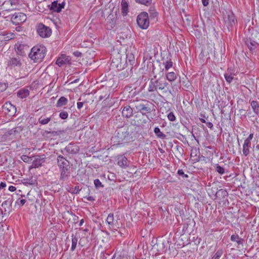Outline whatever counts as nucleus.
<instances>
[{
  "label": "nucleus",
  "mask_w": 259,
  "mask_h": 259,
  "mask_svg": "<svg viewBox=\"0 0 259 259\" xmlns=\"http://www.w3.org/2000/svg\"><path fill=\"white\" fill-rule=\"evenodd\" d=\"M148 12L151 19H154L157 17L158 14L154 7H150L149 9Z\"/></svg>",
  "instance_id": "38"
},
{
  "label": "nucleus",
  "mask_w": 259,
  "mask_h": 259,
  "mask_svg": "<svg viewBox=\"0 0 259 259\" xmlns=\"http://www.w3.org/2000/svg\"><path fill=\"white\" fill-rule=\"evenodd\" d=\"M177 174L178 175L181 176L183 178H188V176L187 174H185L183 169H179L178 170Z\"/></svg>",
  "instance_id": "52"
},
{
  "label": "nucleus",
  "mask_w": 259,
  "mask_h": 259,
  "mask_svg": "<svg viewBox=\"0 0 259 259\" xmlns=\"http://www.w3.org/2000/svg\"><path fill=\"white\" fill-rule=\"evenodd\" d=\"M227 18L226 23L228 28L230 31L232 29L233 26L237 23V19L235 15L232 12L228 14Z\"/></svg>",
  "instance_id": "14"
},
{
  "label": "nucleus",
  "mask_w": 259,
  "mask_h": 259,
  "mask_svg": "<svg viewBox=\"0 0 259 259\" xmlns=\"http://www.w3.org/2000/svg\"><path fill=\"white\" fill-rule=\"evenodd\" d=\"M168 244V242L163 241L161 244H157V245L158 246L160 245V248L158 249V252L160 253H165L167 250V247Z\"/></svg>",
  "instance_id": "31"
},
{
  "label": "nucleus",
  "mask_w": 259,
  "mask_h": 259,
  "mask_svg": "<svg viewBox=\"0 0 259 259\" xmlns=\"http://www.w3.org/2000/svg\"><path fill=\"white\" fill-rule=\"evenodd\" d=\"M205 123H206V124L208 128H210V129H212V128L213 126V125L212 123H211V122H206Z\"/></svg>",
  "instance_id": "62"
},
{
  "label": "nucleus",
  "mask_w": 259,
  "mask_h": 259,
  "mask_svg": "<svg viewBox=\"0 0 259 259\" xmlns=\"http://www.w3.org/2000/svg\"><path fill=\"white\" fill-rule=\"evenodd\" d=\"M166 77L167 79L169 81L171 82V81H175L177 79V74L176 73H175L174 72H168L166 74Z\"/></svg>",
  "instance_id": "36"
},
{
  "label": "nucleus",
  "mask_w": 259,
  "mask_h": 259,
  "mask_svg": "<svg viewBox=\"0 0 259 259\" xmlns=\"http://www.w3.org/2000/svg\"><path fill=\"white\" fill-rule=\"evenodd\" d=\"M38 34L42 38H48L52 34V30L42 23H39L36 26Z\"/></svg>",
  "instance_id": "7"
},
{
  "label": "nucleus",
  "mask_w": 259,
  "mask_h": 259,
  "mask_svg": "<svg viewBox=\"0 0 259 259\" xmlns=\"http://www.w3.org/2000/svg\"><path fill=\"white\" fill-rule=\"evenodd\" d=\"M250 37L259 44V32L255 30L252 32Z\"/></svg>",
  "instance_id": "46"
},
{
  "label": "nucleus",
  "mask_w": 259,
  "mask_h": 259,
  "mask_svg": "<svg viewBox=\"0 0 259 259\" xmlns=\"http://www.w3.org/2000/svg\"><path fill=\"white\" fill-rule=\"evenodd\" d=\"M71 237H72V245H71V250L72 251H73L76 248L77 243L78 241V238L74 234H72Z\"/></svg>",
  "instance_id": "39"
},
{
  "label": "nucleus",
  "mask_w": 259,
  "mask_h": 259,
  "mask_svg": "<svg viewBox=\"0 0 259 259\" xmlns=\"http://www.w3.org/2000/svg\"><path fill=\"white\" fill-rule=\"evenodd\" d=\"M117 163L122 168H125L128 166V160L124 155H120L117 156Z\"/></svg>",
  "instance_id": "17"
},
{
  "label": "nucleus",
  "mask_w": 259,
  "mask_h": 259,
  "mask_svg": "<svg viewBox=\"0 0 259 259\" xmlns=\"http://www.w3.org/2000/svg\"><path fill=\"white\" fill-rule=\"evenodd\" d=\"M203 5L204 7H206L209 4V0H201Z\"/></svg>",
  "instance_id": "61"
},
{
  "label": "nucleus",
  "mask_w": 259,
  "mask_h": 259,
  "mask_svg": "<svg viewBox=\"0 0 259 259\" xmlns=\"http://www.w3.org/2000/svg\"><path fill=\"white\" fill-rule=\"evenodd\" d=\"M70 59L69 57L65 54H61L56 60V64L59 67H62L67 64H70Z\"/></svg>",
  "instance_id": "13"
},
{
  "label": "nucleus",
  "mask_w": 259,
  "mask_h": 259,
  "mask_svg": "<svg viewBox=\"0 0 259 259\" xmlns=\"http://www.w3.org/2000/svg\"><path fill=\"white\" fill-rule=\"evenodd\" d=\"M84 103V102H77V109H80L82 107Z\"/></svg>",
  "instance_id": "59"
},
{
  "label": "nucleus",
  "mask_w": 259,
  "mask_h": 259,
  "mask_svg": "<svg viewBox=\"0 0 259 259\" xmlns=\"http://www.w3.org/2000/svg\"><path fill=\"white\" fill-rule=\"evenodd\" d=\"M24 60L18 55L10 57L7 61V66L11 68L20 69L23 66Z\"/></svg>",
  "instance_id": "6"
},
{
  "label": "nucleus",
  "mask_w": 259,
  "mask_h": 259,
  "mask_svg": "<svg viewBox=\"0 0 259 259\" xmlns=\"http://www.w3.org/2000/svg\"><path fill=\"white\" fill-rule=\"evenodd\" d=\"M176 149V157L181 156L183 154L184 150L181 146L177 145L175 147Z\"/></svg>",
  "instance_id": "42"
},
{
  "label": "nucleus",
  "mask_w": 259,
  "mask_h": 259,
  "mask_svg": "<svg viewBox=\"0 0 259 259\" xmlns=\"http://www.w3.org/2000/svg\"><path fill=\"white\" fill-rule=\"evenodd\" d=\"M253 137V134L251 133L250 134L248 137L244 140V141H246L248 143H251V141Z\"/></svg>",
  "instance_id": "56"
},
{
  "label": "nucleus",
  "mask_w": 259,
  "mask_h": 259,
  "mask_svg": "<svg viewBox=\"0 0 259 259\" xmlns=\"http://www.w3.org/2000/svg\"><path fill=\"white\" fill-rule=\"evenodd\" d=\"M72 106L70 107H65L63 110H61L60 112L59 116V117L63 120L67 119L69 116V113L71 112Z\"/></svg>",
  "instance_id": "22"
},
{
  "label": "nucleus",
  "mask_w": 259,
  "mask_h": 259,
  "mask_svg": "<svg viewBox=\"0 0 259 259\" xmlns=\"http://www.w3.org/2000/svg\"><path fill=\"white\" fill-rule=\"evenodd\" d=\"M14 37V34L12 32H7L6 31H2L0 32V46L6 44V42Z\"/></svg>",
  "instance_id": "12"
},
{
  "label": "nucleus",
  "mask_w": 259,
  "mask_h": 259,
  "mask_svg": "<svg viewBox=\"0 0 259 259\" xmlns=\"http://www.w3.org/2000/svg\"><path fill=\"white\" fill-rule=\"evenodd\" d=\"M245 42L252 53L255 52L256 49L259 46V44L253 40L250 36L246 38Z\"/></svg>",
  "instance_id": "15"
},
{
  "label": "nucleus",
  "mask_w": 259,
  "mask_h": 259,
  "mask_svg": "<svg viewBox=\"0 0 259 259\" xmlns=\"http://www.w3.org/2000/svg\"><path fill=\"white\" fill-rule=\"evenodd\" d=\"M65 2L64 1H55L52 4L48 6V7L52 12L59 13L61 11L62 9L64 8Z\"/></svg>",
  "instance_id": "8"
},
{
  "label": "nucleus",
  "mask_w": 259,
  "mask_h": 259,
  "mask_svg": "<svg viewBox=\"0 0 259 259\" xmlns=\"http://www.w3.org/2000/svg\"><path fill=\"white\" fill-rule=\"evenodd\" d=\"M55 133H56V132H55V131H48L46 130V131H44L43 135L45 136V135H48L49 134H53Z\"/></svg>",
  "instance_id": "60"
},
{
  "label": "nucleus",
  "mask_w": 259,
  "mask_h": 259,
  "mask_svg": "<svg viewBox=\"0 0 259 259\" xmlns=\"http://www.w3.org/2000/svg\"><path fill=\"white\" fill-rule=\"evenodd\" d=\"M23 181H24L23 182L24 184L29 185H33L34 184L33 181L31 179H24Z\"/></svg>",
  "instance_id": "54"
},
{
  "label": "nucleus",
  "mask_w": 259,
  "mask_h": 259,
  "mask_svg": "<svg viewBox=\"0 0 259 259\" xmlns=\"http://www.w3.org/2000/svg\"><path fill=\"white\" fill-rule=\"evenodd\" d=\"M13 201V198L10 197L6 200L4 201L2 204V206L3 207L4 210V214H6L7 213H9L12 210V204Z\"/></svg>",
  "instance_id": "16"
},
{
  "label": "nucleus",
  "mask_w": 259,
  "mask_h": 259,
  "mask_svg": "<svg viewBox=\"0 0 259 259\" xmlns=\"http://www.w3.org/2000/svg\"><path fill=\"white\" fill-rule=\"evenodd\" d=\"M26 202V200L25 199H20L19 200V201H17V203L20 206H23L25 203V202Z\"/></svg>",
  "instance_id": "57"
},
{
  "label": "nucleus",
  "mask_w": 259,
  "mask_h": 259,
  "mask_svg": "<svg viewBox=\"0 0 259 259\" xmlns=\"http://www.w3.org/2000/svg\"><path fill=\"white\" fill-rule=\"evenodd\" d=\"M47 48L42 45H37L33 47L29 54V57L34 63H40L43 61L47 54Z\"/></svg>",
  "instance_id": "3"
},
{
  "label": "nucleus",
  "mask_w": 259,
  "mask_h": 259,
  "mask_svg": "<svg viewBox=\"0 0 259 259\" xmlns=\"http://www.w3.org/2000/svg\"><path fill=\"white\" fill-rule=\"evenodd\" d=\"M138 25L142 29H146L149 26V17L148 13L142 12L137 17Z\"/></svg>",
  "instance_id": "5"
},
{
  "label": "nucleus",
  "mask_w": 259,
  "mask_h": 259,
  "mask_svg": "<svg viewBox=\"0 0 259 259\" xmlns=\"http://www.w3.org/2000/svg\"><path fill=\"white\" fill-rule=\"evenodd\" d=\"M21 159L24 162L30 163L32 161V157H29L26 155H23L21 156Z\"/></svg>",
  "instance_id": "47"
},
{
  "label": "nucleus",
  "mask_w": 259,
  "mask_h": 259,
  "mask_svg": "<svg viewBox=\"0 0 259 259\" xmlns=\"http://www.w3.org/2000/svg\"><path fill=\"white\" fill-rule=\"evenodd\" d=\"M17 95L19 98L24 99L29 96V91L25 88L21 89L17 92Z\"/></svg>",
  "instance_id": "27"
},
{
  "label": "nucleus",
  "mask_w": 259,
  "mask_h": 259,
  "mask_svg": "<svg viewBox=\"0 0 259 259\" xmlns=\"http://www.w3.org/2000/svg\"><path fill=\"white\" fill-rule=\"evenodd\" d=\"M28 49V47L25 45L24 44H19L17 47V53L19 55L18 56L20 55L21 56H25V51L27 50Z\"/></svg>",
  "instance_id": "25"
},
{
  "label": "nucleus",
  "mask_w": 259,
  "mask_h": 259,
  "mask_svg": "<svg viewBox=\"0 0 259 259\" xmlns=\"http://www.w3.org/2000/svg\"><path fill=\"white\" fill-rule=\"evenodd\" d=\"M168 85V83L163 78H157L156 76L152 77L149 82L148 91L153 92L159 90H163Z\"/></svg>",
  "instance_id": "4"
},
{
  "label": "nucleus",
  "mask_w": 259,
  "mask_h": 259,
  "mask_svg": "<svg viewBox=\"0 0 259 259\" xmlns=\"http://www.w3.org/2000/svg\"><path fill=\"white\" fill-rule=\"evenodd\" d=\"M109 97H110V92L109 91V90H107V93H106L105 95H104V96H103L102 95H100L99 99L100 100H102L104 99L107 100L109 98Z\"/></svg>",
  "instance_id": "51"
},
{
  "label": "nucleus",
  "mask_w": 259,
  "mask_h": 259,
  "mask_svg": "<svg viewBox=\"0 0 259 259\" xmlns=\"http://www.w3.org/2000/svg\"><path fill=\"white\" fill-rule=\"evenodd\" d=\"M73 54L74 56H75V57H80L81 56V55H82L81 53L78 51L74 52L73 53Z\"/></svg>",
  "instance_id": "58"
},
{
  "label": "nucleus",
  "mask_w": 259,
  "mask_h": 259,
  "mask_svg": "<svg viewBox=\"0 0 259 259\" xmlns=\"http://www.w3.org/2000/svg\"><path fill=\"white\" fill-rule=\"evenodd\" d=\"M26 15L23 13H15L11 17V22L15 25L23 23L26 20Z\"/></svg>",
  "instance_id": "9"
},
{
  "label": "nucleus",
  "mask_w": 259,
  "mask_h": 259,
  "mask_svg": "<svg viewBox=\"0 0 259 259\" xmlns=\"http://www.w3.org/2000/svg\"><path fill=\"white\" fill-rule=\"evenodd\" d=\"M167 118L168 120L170 121H174L176 119V117L172 112H170L167 114Z\"/></svg>",
  "instance_id": "50"
},
{
  "label": "nucleus",
  "mask_w": 259,
  "mask_h": 259,
  "mask_svg": "<svg viewBox=\"0 0 259 259\" xmlns=\"http://www.w3.org/2000/svg\"><path fill=\"white\" fill-rule=\"evenodd\" d=\"M175 210L176 211L175 214L177 215H181L182 214H184L183 206L181 205V204L179 205V206H176L175 207Z\"/></svg>",
  "instance_id": "44"
},
{
  "label": "nucleus",
  "mask_w": 259,
  "mask_h": 259,
  "mask_svg": "<svg viewBox=\"0 0 259 259\" xmlns=\"http://www.w3.org/2000/svg\"><path fill=\"white\" fill-rule=\"evenodd\" d=\"M163 64L164 65L165 69L166 70H168L170 68H171L172 66L173 65V63L170 60V59L166 61L165 62H164Z\"/></svg>",
  "instance_id": "49"
},
{
  "label": "nucleus",
  "mask_w": 259,
  "mask_h": 259,
  "mask_svg": "<svg viewBox=\"0 0 259 259\" xmlns=\"http://www.w3.org/2000/svg\"><path fill=\"white\" fill-rule=\"evenodd\" d=\"M154 133L158 138H160L161 139H165L166 138V136L161 132L158 127L154 128Z\"/></svg>",
  "instance_id": "32"
},
{
  "label": "nucleus",
  "mask_w": 259,
  "mask_h": 259,
  "mask_svg": "<svg viewBox=\"0 0 259 259\" xmlns=\"http://www.w3.org/2000/svg\"><path fill=\"white\" fill-rule=\"evenodd\" d=\"M15 131L20 136V134L22 132L23 128L21 126H16L14 127Z\"/></svg>",
  "instance_id": "55"
},
{
  "label": "nucleus",
  "mask_w": 259,
  "mask_h": 259,
  "mask_svg": "<svg viewBox=\"0 0 259 259\" xmlns=\"http://www.w3.org/2000/svg\"><path fill=\"white\" fill-rule=\"evenodd\" d=\"M57 164L59 169L70 165L69 162L61 155L57 157Z\"/></svg>",
  "instance_id": "20"
},
{
  "label": "nucleus",
  "mask_w": 259,
  "mask_h": 259,
  "mask_svg": "<svg viewBox=\"0 0 259 259\" xmlns=\"http://www.w3.org/2000/svg\"><path fill=\"white\" fill-rule=\"evenodd\" d=\"M133 112V108L130 106L126 105L122 109V115L125 118H130L132 116Z\"/></svg>",
  "instance_id": "21"
},
{
  "label": "nucleus",
  "mask_w": 259,
  "mask_h": 259,
  "mask_svg": "<svg viewBox=\"0 0 259 259\" xmlns=\"http://www.w3.org/2000/svg\"><path fill=\"white\" fill-rule=\"evenodd\" d=\"M121 12L123 16H125L128 12V4L126 0H122L121 2Z\"/></svg>",
  "instance_id": "29"
},
{
  "label": "nucleus",
  "mask_w": 259,
  "mask_h": 259,
  "mask_svg": "<svg viewBox=\"0 0 259 259\" xmlns=\"http://www.w3.org/2000/svg\"><path fill=\"white\" fill-rule=\"evenodd\" d=\"M70 166L67 165L66 167L60 168V181L68 182L70 178Z\"/></svg>",
  "instance_id": "10"
},
{
  "label": "nucleus",
  "mask_w": 259,
  "mask_h": 259,
  "mask_svg": "<svg viewBox=\"0 0 259 259\" xmlns=\"http://www.w3.org/2000/svg\"><path fill=\"white\" fill-rule=\"evenodd\" d=\"M6 184L5 182H2L0 183V189H3L6 187Z\"/></svg>",
  "instance_id": "64"
},
{
  "label": "nucleus",
  "mask_w": 259,
  "mask_h": 259,
  "mask_svg": "<svg viewBox=\"0 0 259 259\" xmlns=\"http://www.w3.org/2000/svg\"><path fill=\"white\" fill-rule=\"evenodd\" d=\"M132 103L134 104L137 112H140L142 115L146 116L150 120L153 119L149 116L150 113L156 111V106L153 103L147 100H133Z\"/></svg>",
  "instance_id": "2"
},
{
  "label": "nucleus",
  "mask_w": 259,
  "mask_h": 259,
  "mask_svg": "<svg viewBox=\"0 0 259 259\" xmlns=\"http://www.w3.org/2000/svg\"><path fill=\"white\" fill-rule=\"evenodd\" d=\"M188 228H179L176 232V234L178 236H182L186 235L187 233L189 234L188 232H187Z\"/></svg>",
  "instance_id": "35"
},
{
  "label": "nucleus",
  "mask_w": 259,
  "mask_h": 259,
  "mask_svg": "<svg viewBox=\"0 0 259 259\" xmlns=\"http://www.w3.org/2000/svg\"><path fill=\"white\" fill-rule=\"evenodd\" d=\"M51 120V117H44L41 116L38 119V122L41 124L45 125L48 123Z\"/></svg>",
  "instance_id": "43"
},
{
  "label": "nucleus",
  "mask_w": 259,
  "mask_h": 259,
  "mask_svg": "<svg viewBox=\"0 0 259 259\" xmlns=\"http://www.w3.org/2000/svg\"><path fill=\"white\" fill-rule=\"evenodd\" d=\"M7 135L10 136H12L10 138L11 139H16L18 137H19L20 136L16 133L14 128L9 130L7 132Z\"/></svg>",
  "instance_id": "41"
},
{
  "label": "nucleus",
  "mask_w": 259,
  "mask_h": 259,
  "mask_svg": "<svg viewBox=\"0 0 259 259\" xmlns=\"http://www.w3.org/2000/svg\"><path fill=\"white\" fill-rule=\"evenodd\" d=\"M251 106L253 112L257 115L259 114V105L256 101H252L251 102Z\"/></svg>",
  "instance_id": "34"
},
{
  "label": "nucleus",
  "mask_w": 259,
  "mask_h": 259,
  "mask_svg": "<svg viewBox=\"0 0 259 259\" xmlns=\"http://www.w3.org/2000/svg\"><path fill=\"white\" fill-rule=\"evenodd\" d=\"M3 109L5 114H8L10 116L15 115L16 112V107L12 104L10 102H7L3 105Z\"/></svg>",
  "instance_id": "11"
},
{
  "label": "nucleus",
  "mask_w": 259,
  "mask_h": 259,
  "mask_svg": "<svg viewBox=\"0 0 259 259\" xmlns=\"http://www.w3.org/2000/svg\"><path fill=\"white\" fill-rule=\"evenodd\" d=\"M228 196V192L226 190L223 189L219 190L215 194V198H218L219 200L224 199L227 198Z\"/></svg>",
  "instance_id": "23"
},
{
  "label": "nucleus",
  "mask_w": 259,
  "mask_h": 259,
  "mask_svg": "<svg viewBox=\"0 0 259 259\" xmlns=\"http://www.w3.org/2000/svg\"><path fill=\"white\" fill-rule=\"evenodd\" d=\"M236 72L234 69L228 68L224 74L225 78L228 83H231L236 75Z\"/></svg>",
  "instance_id": "18"
},
{
  "label": "nucleus",
  "mask_w": 259,
  "mask_h": 259,
  "mask_svg": "<svg viewBox=\"0 0 259 259\" xmlns=\"http://www.w3.org/2000/svg\"><path fill=\"white\" fill-rule=\"evenodd\" d=\"M94 183L96 189H99L104 187V185L98 179H95L94 181Z\"/></svg>",
  "instance_id": "48"
},
{
  "label": "nucleus",
  "mask_w": 259,
  "mask_h": 259,
  "mask_svg": "<svg viewBox=\"0 0 259 259\" xmlns=\"http://www.w3.org/2000/svg\"><path fill=\"white\" fill-rule=\"evenodd\" d=\"M65 150L68 154H74L77 153L79 152V147L78 146L74 144L70 143L65 148Z\"/></svg>",
  "instance_id": "19"
},
{
  "label": "nucleus",
  "mask_w": 259,
  "mask_h": 259,
  "mask_svg": "<svg viewBox=\"0 0 259 259\" xmlns=\"http://www.w3.org/2000/svg\"><path fill=\"white\" fill-rule=\"evenodd\" d=\"M231 240L233 242H236L238 245L243 244L244 240L239 237L237 234H233L231 236Z\"/></svg>",
  "instance_id": "30"
},
{
  "label": "nucleus",
  "mask_w": 259,
  "mask_h": 259,
  "mask_svg": "<svg viewBox=\"0 0 259 259\" xmlns=\"http://www.w3.org/2000/svg\"><path fill=\"white\" fill-rule=\"evenodd\" d=\"M79 191H80V189H79V187L78 186H75V187L74 188H73L71 191L68 190V192H71L73 194H77L79 192Z\"/></svg>",
  "instance_id": "53"
},
{
  "label": "nucleus",
  "mask_w": 259,
  "mask_h": 259,
  "mask_svg": "<svg viewBox=\"0 0 259 259\" xmlns=\"http://www.w3.org/2000/svg\"><path fill=\"white\" fill-rule=\"evenodd\" d=\"M45 158L41 157L40 156H37L34 160L32 161L33 167L36 168L40 166L42 163L45 162Z\"/></svg>",
  "instance_id": "24"
},
{
  "label": "nucleus",
  "mask_w": 259,
  "mask_h": 259,
  "mask_svg": "<svg viewBox=\"0 0 259 259\" xmlns=\"http://www.w3.org/2000/svg\"><path fill=\"white\" fill-rule=\"evenodd\" d=\"M146 229H142L141 230V235H142V236L143 237H144L146 234H147V233H146Z\"/></svg>",
  "instance_id": "63"
},
{
  "label": "nucleus",
  "mask_w": 259,
  "mask_h": 259,
  "mask_svg": "<svg viewBox=\"0 0 259 259\" xmlns=\"http://www.w3.org/2000/svg\"><path fill=\"white\" fill-rule=\"evenodd\" d=\"M68 100L65 97H61L57 101L56 104L57 108H61L67 104Z\"/></svg>",
  "instance_id": "28"
},
{
  "label": "nucleus",
  "mask_w": 259,
  "mask_h": 259,
  "mask_svg": "<svg viewBox=\"0 0 259 259\" xmlns=\"http://www.w3.org/2000/svg\"><path fill=\"white\" fill-rule=\"evenodd\" d=\"M215 170L218 172L220 175H223L225 171L224 167L220 166L219 164H215L214 166Z\"/></svg>",
  "instance_id": "45"
},
{
  "label": "nucleus",
  "mask_w": 259,
  "mask_h": 259,
  "mask_svg": "<svg viewBox=\"0 0 259 259\" xmlns=\"http://www.w3.org/2000/svg\"><path fill=\"white\" fill-rule=\"evenodd\" d=\"M139 127L135 125L118 127L111 140L115 144H123L134 141L140 136Z\"/></svg>",
  "instance_id": "1"
},
{
  "label": "nucleus",
  "mask_w": 259,
  "mask_h": 259,
  "mask_svg": "<svg viewBox=\"0 0 259 259\" xmlns=\"http://www.w3.org/2000/svg\"><path fill=\"white\" fill-rule=\"evenodd\" d=\"M223 253L222 249L220 248L215 250V252L212 255L211 259H220Z\"/></svg>",
  "instance_id": "37"
},
{
  "label": "nucleus",
  "mask_w": 259,
  "mask_h": 259,
  "mask_svg": "<svg viewBox=\"0 0 259 259\" xmlns=\"http://www.w3.org/2000/svg\"><path fill=\"white\" fill-rule=\"evenodd\" d=\"M106 221L109 225L116 226L117 224V221H114V215L113 213H109L107 217Z\"/></svg>",
  "instance_id": "33"
},
{
  "label": "nucleus",
  "mask_w": 259,
  "mask_h": 259,
  "mask_svg": "<svg viewBox=\"0 0 259 259\" xmlns=\"http://www.w3.org/2000/svg\"><path fill=\"white\" fill-rule=\"evenodd\" d=\"M136 3L144 5L146 7L150 6L152 3V0H135Z\"/></svg>",
  "instance_id": "40"
},
{
  "label": "nucleus",
  "mask_w": 259,
  "mask_h": 259,
  "mask_svg": "<svg viewBox=\"0 0 259 259\" xmlns=\"http://www.w3.org/2000/svg\"><path fill=\"white\" fill-rule=\"evenodd\" d=\"M242 147L243 155L245 157L248 156L250 153L251 143H248L246 141H244Z\"/></svg>",
  "instance_id": "26"
}]
</instances>
